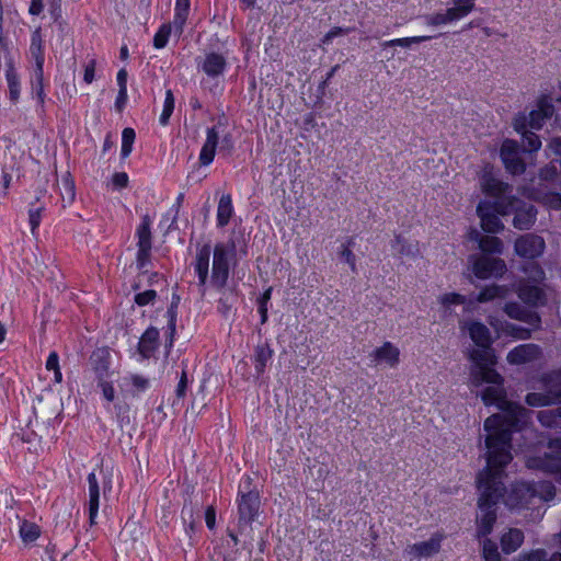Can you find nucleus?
Returning a JSON list of instances; mask_svg holds the SVG:
<instances>
[{
	"label": "nucleus",
	"mask_w": 561,
	"mask_h": 561,
	"mask_svg": "<svg viewBox=\"0 0 561 561\" xmlns=\"http://www.w3.org/2000/svg\"><path fill=\"white\" fill-rule=\"evenodd\" d=\"M541 354V348L537 344H520L511 350L506 356L511 365H523L537 359Z\"/></svg>",
	"instance_id": "dca6fc26"
},
{
	"label": "nucleus",
	"mask_w": 561,
	"mask_h": 561,
	"mask_svg": "<svg viewBox=\"0 0 561 561\" xmlns=\"http://www.w3.org/2000/svg\"><path fill=\"white\" fill-rule=\"evenodd\" d=\"M89 364L96 380L108 379L111 371L112 355L107 346L96 347L89 357Z\"/></svg>",
	"instance_id": "f8f14e48"
},
{
	"label": "nucleus",
	"mask_w": 561,
	"mask_h": 561,
	"mask_svg": "<svg viewBox=\"0 0 561 561\" xmlns=\"http://www.w3.org/2000/svg\"><path fill=\"white\" fill-rule=\"evenodd\" d=\"M211 253L210 243H205L201 248L197 249L194 268H209V259Z\"/></svg>",
	"instance_id": "8fccbe9b"
},
{
	"label": "nucleus",
	"mask_w": 561,
	"mask_h": 561,
	"mask_svg": "<svg viewBox=\"0 0 561 561\" xmlns=\"http://www.w3.org/2000/svg\"><path fill=\"white\" fill-rule=\"evenodd\" d=\"M471 271L480 279L501 277L506 272V264L500 257L489 255L471 256Z\"/></svg>",
	"instance_id": "0eeeda50"
},
{
	"label": "nucleus",
	"mask_w": 561,
	"mask_h": 561,
	"mask_svg": "<svg viewBox=\"0 0 561 561\" xmlns=\"http://www.w3.org/2000/svg\"><path fill=\"white\" fill-rule=\"evenodd\" d=\"M180 301H181L180 295L176 293H173L171 304L168 307V310L165 313V317L168 318V320H171L172 322L178 321V308H179Z\"/></svg>",
	"instance_id": "338daca9"
},
{
	"label": "nucleus",
	"mask_w": 561,
	"mask_h": 561,
	"mask_svg": "<svg viewBox=\"0 0 561 561\" xmlns=\"http://www.w3.org/2000/svg\"><path fill=\"white\" fill-rule=\"evenodd\" d=\"M190 10H191V8H185V9L184 8H180V9L174 8L173 21L170 23L172 24L174 35L178 38H180L184 32V27H185V24H186L188 14H190Z\"/></svg>",
	"instance_id": "58836bf2"
},
{
	"label": "nucleus",
	"mask_w": 561,
	"mask_h": 561,
	"mask_svg": "<svg viewBox=\"0 0 561 561\" xmlns=\"http://www.w3.org/2000/svg\"><path fill=\"white\" fill-rule=\"evenodd\" d=\"M560 449H561V447H560ZM541 467L547 472L556 474L558 477V480L561 481V453L556 456L547 455L541 460Z\"/></svg>",
	"instance_id": "c03bdc74"
},
{
	"label": "nucleus",
	"mask_w": 561,
	"mask_h": 561,
	"mask_svg": "<svg viewBox=\"0 0 561 561\" xmlns=\"http://www.w3.org/2000/svg\"><path fill=\"white\" fill-rule=\"evenodd\" d=\"M470 359L476 364L474 368L492 366L495 363V356L490 347H479L472 350Z\"/></svg>",
	"instance_id": "f704fd0d"
},
{
	"label": "nucleus",
	"mask_w": 561,
	"mask_h": 561,
	"mask_svg": "<svg viewBox=\"0 0 561 561\" xmlns=\"http://www.w3.org/2000/svg\"><path fill=\"white\" fill-rule=\"evenodd\" d=\"M440 302L445 307L451 305H462L466 302V297L457 293H448L440 297Z\"/></svg>",
	"instance_id": "69168bd1"
},
{
	"label": "nucleus",
	"mask_w": 561,
	"mask_h": 561,
	"mask_svg": "<svg viewBox=\"0 0 561 561\" xmlns=\"http://www.w3.org/2000/svg\"><path fill=\"white\" fill-rule=\"evenodd\" d=\"M507 331L511 333V335L519 340H528L531 336V329L517 324H508Z\"/></svg>",
	"instance_id": "680f3d73"
},
{
	"label": "nucleus",
	"mask_w": 561,
	"mask_h": 561,
	"mask_svg": "<svg viewBox=\"0 0 561 561\" xmlns=\"http://www.w3.org/2000/svg\"><path fill=\"white\" fill-rule=\"evenodd\" d=\"M35 204L36 203H32L28 208V224L33 236L36 234L42 221L43 214L46 211L44 205L35 206Z\"/></svg>",
	"instance_id": "79ce46f5"
},
{
	"label": "nucleus",
	"mask_w": 561,
	"mask_h": 561,
	"mask_svg": "<svg viewBox=\"0 0 561 561\" xmlns=\"http://www.w3.org/2000/svg\"><path fill=\"white\" fill-rule=\"evenodd\" d=\"M520 148L516 140L505 139L500 149V158L507 170L513 175H520L526 170V163L520 158Z\"/></svg>",
	"instance_id": "1a4fd4ad"
},
{
	"label": "nucleus",
	"mask_w": 561,
	"mask_h": 561,
	"mask_svg": "<svg viewBox=\"0 0 561 561\" xmlns=\"http://www.w3.org/2000/svg\"><path fill=\"white\" fill-rule=\"evenodd\" d=\"M221 291V296L217 304V311L227 318L233 306L237 304V295L233 290H225V288Z\"/></svg>",
	"instance_id": "e433bc0d"
},
{
	"label": "nucleus",
	"mask_w": 561,
	"mask_h": 561,
	"mask_svg": "<svg viewBox=\"0 0 561 561\" xmlns=\"http://www.w3.org/2000/svg\"><path fill=\"white\" fill-rule=\"evenodd\" d=\"M234 149V141L232 134L225 131L220 134L219 152L230 154Z\"/></svg>",
	"instance_id": "052dcab7"
},
{
	"label": "nucleus",
	"mask_w": 561,
	"mask_h": 561,
	"mask_svg": "<svg viewBox=\"0 0 561 561\" xmlns=\"http://www.w3.org/2000/svg\"><path fill=\"white\" fill-rule=\"evenodd\" d=\"M520 321L529 324L534 330H538L541 328V318L539 313L530 309H527L525 311V316Z\"/></svg>",
	"instance_id": "0e129e2a"
},
{
	"label": "nucleus",
	"mask_w": 561,
	"mask_h": 561,
	"mask_svg": "<svg viewBox=\"0 0 561 561\" xmlns=\"http://www.w3.org/2000/svg\"><path fill=\"white\" fill-rule=\"evenodd\" d=\"M505 294H506V289L504 287L493 284V285L486 286L480 290V293L477 296V301L478 302L492 301L495 298L504 297Z\"/></svg>",
	"instance_id": "ea45409f"
},
{
	"label": "nucleus",
	"mask_w": 561,
	"mask_h": 561,
	"mask_svg": "<svg viewBox=\"0 0 561 561\" xmlns=\"http://www.w3.org/2000/svg\"><path fill=\"white\" fill-rule=\"evenodd\" d=\"M125 380H129L134 397L144 393L150 387V380L141 375L133 374L129 377H126Z\"/></svg>",
	"instance_id": "a18cd8bd"
},
{
	"label": "nucleus",
	"mask_w": 561,
	"mask_h": 561,
	"mask_svg": "<svg viewBox=\"0 0 561 561\" xmlns=\"http://www.w3.org/2000/svg\"><path fill=\"white\" fill-rule=\"evenodd\" d=\"M233 214L232 199L229 194L222 195L218 203L217 208V226L224 228L229 224Z\"/></svg>",
	"instance_id": "72a5a7b5"
},
{
	"label": "nucleus",
	"mask_w": 561,
	"mask_h": 561,
	"mask_svg": "<svg viewBox=\"0 0 561 561\" xmlns=\"http://www.w3.org/2000/svg\"><path fill=\"white\" fill-rule=\"evenodd\" d=\"M502 210H505L503 202H491L482 199L477 206V215L480 218L481 228L489 233H497L504 229V225L500 219Z\"/></svg>",
	"instance_id": "39448f33"
},
{
	"label": "nucleus",
	"mask_w": 561,
	"mask_h": 561,
	"mask_svg": "<svg viewBox=\"0 0 561 561\" xmlns=\"http://www.w3.org/2000/svg\"><path fill=\"white\" fill-rule=\"evenodd\" d=\"M470 239L478 242L482 255L502 254L504 244L503 241L495 236H482L478 230L470 232Z\"/></svg>",
	"instance_id": "aec40b11"
},
{
	"label": "nucleus",
	"mask_w": 561,
	"mask_h": 561,
	"mask_svg": "<svg viewBox=\"0 0 561 561\" xmlns=\"http://www.w3.org/2000/svg\"><path fill=\"white\" fill-rule=\"evenodd\" d=\"M519 298L527 305L537 307L546 304L545 291L536 285H523L518 291Z\"/></svg>",
	"instance_id": "a878e982"
},
{
	"label": "nucleus",
	"mask_w": 561,
	"mask_h": 561,
	"mask_svg": "<svg viewBox=\"0 0 561 561\" xmlns=\"http://www.w3.org/2000/svg\"><path fill=\"white\" fill-rule=\"evenodd\" d=\"M175 333H176V321L172 322L171 320H168L167 330H165L167 340H165V345H164V347L167 350V354H169L173 347L174 340H175Z\"/></svg>",
	"instance_id": "e2e57ef3"
},
{
	"label": "nucleus",
	"mask_w": 561,
	"mask_h": 561,
	"mask_svg": "<svg viewBox=\"0 0 561 561\" xmlns=\"http://www.w3.org/2000/svg\"><path fill=\"white\" fill-rule=\"evenodd\" d=\"M561 399V389L558 391H550L548 393L529 392L525 397V402L529 407H546L559 402Z\"/></svg>",
	"instance_id": "c85d7f7f"
},
{
	"label": "nucleus",
	"mask_w": 561,
	"mask_h": 561,
	"mask_svg": "<svg viewBox=\"0 0 561 561\" xmlns=\"http://www.w3.org/2000/svg\"><path fill=\"white\" fill-rule=\"evenodd\" d=\"M543 117L550 118L554 113V106L552 99L548 95H542L537 103V108Z\"/></svg>",
	"instance_id": "5fc2aeb1"
},
{
	"label": "nucleus",
	"mask_w": 561,
	"mask_h": 561,
	"mask_svg": "<svg viewBox=\"0 0 561 561\" xmlns=\"http://www.w3.org/2000/svg\"><path fill=\"white\" fill-rule=\"evenodd\" d=\"M543 484L515 482L508 490L504 486L503 502L510 510L528 507L536 499H541L539 489Z\"/></svg>",
	"instance_id": "20e7f679"
},
{
	"label": "nucleus",
	"mask_w": 561,
	"mask_h": 561,
	"mask_svg": "<svg viewBox=\"0 0 561 561\" xmlns=\"http://www.w3.org/2000/svg\"><path fill=\"white\" fill-rule=\"evenodd\" d=\"M88 484H89V523L90 526L96 524L95 519L99 512V501H100V486L98 482L96 474L94 472H90L88 474Z\"/></svg>",
	"instance_id": "5701e85b"
},
{
	"label": "nucleus",
	"mask_w": 561,
	"mask_h": 561,
	"mask_svg": "<svg viewBox=\"0 0 561 561\" xmlns=\"http://www.w3.org/2000/svg\"><path fill=\"white\" fill-rule=\"evenodd\" d=\"M481 191L489 197H492V202H503L504 206L514 198L513 186L496 179L491 172H484L480 176Z\"/></svg>",
	"instance_id": "6e6552de"
},
{
	"label": "nucleus",
	"mask_w": 561,
	"mask_h": 561,
	"mask_svg": "<svg viewBox=\"0 0 561 561\" xmlns=\"http://www.w3.org/2000/svg\"><path fill=\"white\" fill-rule=\"evenodd\" d=\"M252 479L247 477L237 496L238 505V531L242 534L259 517L261 497L256 490L251 489Z\"/></svg>",
	"instance_id": "f03ea898"
},
{
	"label": "nucleus",
	"mask_w": 561,
	"mask_h": 561,
	"mask_svg": "<svg viewBox=\"0 0 561 561\" xmlns=\"http://www.w3.org/2000/svg\"><path fill=\"white\" fill-rule=\"evenodd\" d=\"M237 244L231 238L227 242H218L214 248V260L210 283L217 290H222L229 278V261L236 256Z\"/></svg>",
	"instance_id": "7ed1b4c3"
},
{
	"label": "nucleus",
	"mask_w": 561,
	"mask_h": 561,
	"mask_svg": "<svg viewBox=\"0 0 561 561\" xmlns=\"http://www.w3.org/2000/svg\"><path fill=\"white\" fill-rule=\"evenodd\" d=\"M28 53L31 58L35 62L34 69L43 70L45 62V50L41 27H36L31 34V44Z\"/></svg>",
	"instance_id": "412c9836"
},
{
	"label": "nucleus",
	"mask_w": 561,
	"mask_h": 561,
	"mask_svg": "<svg viewBox=\"0 0 561 561\" xmlns=\"http://www.w3.org/2000/svg\"><path fill=\"white\" fill-rule=\"evenodd\" d=\"M470 13V7L456 5L446 10L445 14L448 22L460 20Z\"/></svg>",
	"instance_id": "13d9d810"
},
{
	"label": "nucleus",
	"mask_w": 561,
	"mask_h": 561,
	"mask_svg": "<svg viewBox=\"0 0 561 561\" xmlns=\"http://www.w3.org/2000/svg\"><path fill=\"white\" fill-rule=\"evenodd\" d=\"M5 80L9 90V100L16 104L21 95V81L20 76L12 61L7 64L5 67Z\"/></svg>",
	"instance_id": "bb28decb"
},
{
	"label": "nucleus",
	"mask_w": 561,
	"mask_h": 561,
	"mask_svg": "<svg viewBox=\"0 0 561 561\" xmlns=\"http://www.w3.org/2000/svg\"><path fill=\"white\" fill-rule=\"evenodd\" d=\"M41 535L39 526L35 523L23 520L20 526V536L25 543L34 542Z\"/></svg>",
	"instance_id": "a19ab883"
},
{
	"label": "nucleus",
	"mask_w": 561,
	"mask_h": 561,
	"mask_svg": "<svg viewBox=\"0 0 561 561\" xmlns=\"http://www.w3.org/2000/svg\"><path fill=\"white\" fill-rule=\"evenodd\" d=\"M220 144V133H218L215 128H207L206 130V140L202 146L198 162L201 167L209 165L216 156V150L219 148Z\"/></svg>",
	"instance_id": "f3484780"
},
{
	"label": "nucleus",
	"mask_w": 561,
	"mask_h": 561,
	"mask_svg": "<svg viewBox=\"0 0 561 561\" xmlns=\"http://www.w3.org/2000/svg\"><path fill=\"white\" fill-rule=\"evenodd\" d=\"M160 346V332L156 327L150 325L141 334L137 351L141 359H149L154 356Z\"/></svg>",
	"instance_id": "4468645a"
},
{
	"label": "nucleus",
	"mask_w": 561,
	"mask_h": 561,
	"mask_svg": "<svg viewBox=\"0 0 561 561\" xmlns=\"http://www.w3.org/2000/svg\"><path fill=\"white\" fill-rule=\"evenodd\" d=\"M391 248L400 256L415 257L419 254L417 242H410L402 236L398 234L391 243Z\"/></svg>",
	"instance_id": "2f4dec72"
},
{
	"label": "nucleus",
	"mask_w": 561,
	"mask_h": 561,
	"mask_svg": "<svg viewBox=\"0 0 561 561\" xmlns=\"http://www.w3.org/2000/svg\"><path fill=\"white\" fill-rule=\"evenodd\" d=\"M136 139V133L133 128L126 127L122 131L121 157L126 159L133 151V145Z\"/></svg>",
	"instance_id": "49530a36"
},
{
	"label": "nucleus",
	"mask_w": 561,
	"mask_h": 561,
	"mask_svg": "<svg viewBox=\"0 0 561 561\" xmlns=\"http://www.w3.org/2000/svg\"><path fill=\"white\" fill-rule=\"evenodd\" d=\"M527 308L518 302H507L504 306V312L511 318L520 321L525 316Z\"/></svg>",
	"instance_id": "603ef678"
},
{
	"label": "nucleus",
	"mask_w": 561,
	"mask_h": 561,
	"mask_svg": "<svg viewBox=\"0 0 561 561\" xmlns=\"http://www.w3.org/2000/svg\"><path fill=\"white\" fill-rule=\"evenodd\" d=\"M520 561H561V552H553L548 556L543 549H537L524 556Z\"/></svg>",
	"instance_id": "de8ad7c7"
},
{
	"label": "nucleus",
	"mask_w": 561,
	"mask_h": 561,
	"mask_svg": "<svg viewBox=\"0 0 561 561\" xmlns=\"http://www.w3.org/2000/svg\"><path fill=\"white\" fill-rule=\"evenodd\" d=\"M375 364L385 363L396 367L400 362V350L391 342H385L380 347L375 348L369 355Z\"/></svg>",
	"instance_id": "6ab92c4d"
},
{
	"label": "nucleus",
	"mask_w": 561,
	"mask_h": 561,
	"mask_svg": "<svg viewBox=\"0 0 561 561\" xmlns=\"http://www.w3.org/2000/svg\"><path fill=\"white\" fill-rule=\"evenodd\" d=\"M190 10H191V8H185V9L184 8H180V9L174 8L173 21L170 23L172 24L174 35L178 38H180L184 32V27H185V24H186L188 14H190Z\"/></svg>",
	"instance_id": "4c0bfd02"
},
{
	"label": "nucleus",
	"mask_w": 561,
	"mask_h": 561,
	"mask_svg": "<svg viewBox=\"0 0 561 561\" xmlns=\"http://www.w3.org/2000/svg\"><path fill=\"white\" fill-rule=\"evenodd\" d=\"M424 21L430 26H439V25L449 23L446 18L445 12H438V13L425 15Z\"/></svg>",
	"instance_id": "774afa93"
},
{
	"label": "nucleus",
	"mask_w": 561,
	"mask_h": 561,
	"mask_svg": "<svg viewBox=\"0 0 561 561\" xmlns=\"http://www.w3.org/2000/svg\"><path fill=\"white\" fill-rule=\"evenodd\" d=\"M30 94L32 99L36 100V113L39 116L45 115L46 92L44 85V69H33L30 77Z\"/></svg>",
	"instance_id": "2eb2a0df"
},
{
	"label": "nucleus",
	"mask_w": 561,
	"mask_h": 561,
	"mask_svg": "<svg viewBox=\"0 0 561 561\" xmlns=\"http://www.w3.org/2000/svg\"><path fill=\"white\" fill-rule=\"evenodd\" d=\"M538 421L545 427L561 430V407L553 410L540 411L538 413ZM556 443L561 447V440H556Z\"/></svg>",
	"instance_id": "473e14b6"
},
{
	"label": "nucleus",
	"mask_w": 561,
	"mask_h": 561,
	"mask_svg": "<svg viewBox=\"0 0 561 561\" xmlns=\"http://www.w3.org/2000/svg\"><path fill=\"white\" fill-rule=\"evenodd\" d=\"M471 382L476 387L482 383L503 385L504 378L492 367H480L471 370Z\"/></svg>",
	"instance_id": "4be33fe9"
},
{
	"label": "nucleus",
	"mask_w": 561,
	"mask_h": 561,
	"mask_svg": "<svg viewBox=\"0 0 561 561\" xmlns=\"http://www.w3.org/2000/svg\"><path fill=\"white\" fill-rule=\"evenodd\" d=\"M274 351L267 342L257 344L254 348L253 363L257 375L265 371L267 363L272 359Z\"/></svg>",
	"instance_id": "cd10ccee"
},
{
	"label": "nucleus",
	"mask_w": 561,
	"mask_h": 561,
	"mask_svg": "<svg viewBox=\"0 0 561 561\" xmlns=\"http://www.w3.org/2000/svg\"><path fill=\"white\" fill-rule=\"evenodd\" d=\"M470 339L478 347H490L492 344L491 332L489 328L479 321H471L468 324Z\"/></svg>",
	"instance_id": "b1692460"
},
{
	"label": "nucleus",
	"mask_w": 561,
	"mask_h": 561,
	"mask_svg": "<svg viewBox=\"0 0 561 561\" xmlns=\"http://www.w3.org/2000/svg\"><path fill=\"white\" fill-rule=\"evenodd\" d=\"M152 220L148 214L141 217V222L136 229L137 248H152Z\"/></svg>",
	"instance_id": "c756f323"
},
{
	"label": "nucleus",
	"mask_w": 561,
	"mask_h": 561,
	"mask_svg": "<svg viewBox=\"0 0 561 561\" xmlns=\"http://www.w3.org/2000/svg\"><path fill=\"white\" fill-rule=\"evenodd\" d=\"M489 433L485 439L488 448L486 467L477 474L479 491L476 537L481 540L493 531L497 519L496 506L504 496V468L512 461V432L503 428V417L493 414L484 421Z\"/></svg>",
	"instance_id": "f257e3e1"
},
{
	"label": "nucleus",
	"mask_w": 561,
	"mask_h": 561,
	"mask_svg": "<svg viewBox=\"0 0 561 561\" xmlns=\"http://www.w3.org/2000/svg\"><path fill=\"white\" fill-rule=\"evenodd\" d=\"M546 248L542 237L535 233H525L518 237L514 244L515 253L524 259L539 257Z\"/></svg>",
	"instance_id": "9d476101"
},
{
	"label": "nucleus",
	"mask_w": 561,
	"mask_h": 561,
	"mask_svg": "<svg viewBox=\"0 0 561 561\" xmlns=\"http://www.w3.org/2000/svg\"><path fill=\"white\" fill-rule=\"evenodd\" d=\"M434 36H412V37H403V38H396L391 39V44H397V46L403 47V48H410L412 44H421L423 42L431 41Z\"/></svg>",
	"instance_id": "864d4df0"
},
{
	"label": "nucleus",
	"mask_w": 561,
	"mask_h": 561,
	"mask_svg": "<svg viewBox=\"0 0 561 561\" xmlns=\"http://www.w3.org/2000/svg\"><path fill=\"white\" fill-rule=\"evenodd\" d=\"M337 255L340 260L346 263L353 273H357L356 255L353 250L347 248H340Z\"/></svg>",
	"instance_id": "6e6d98bb"
},
{
	"label": "nucleus",
	"mask_w": 561,
	"mask_h": 561,
	"mask_svg": "<svg viewBox=\"0 0 561 561\" xmlns=\"http://www.w3.org/2000/svg\"><path fill=\"white\" fill-rule=\"evenodd\" d=\"M173 31L171 23H163L158 28L157 33L153 36V47L156 49H162L167 46L171 33Z\"/></svg>",
	"instance_id": "37998d69"
},
{
	"label": "nucleus",
	"mask_w": 561,
	"mask_h": 561,
	"mask_svg": "<svg viewBox=\"0 0 561 561\" xmlns=\"http://www.w3.org/2000/svg\"><path fill=\"white\" fill-rule=\"evenodd\" d=\"M524 541V534L520 529L511 528L501 538V547L504 553L510 554L516 551Z\"/></svg>",
	"instance_id": "7c9ffc66"
},
{
	"label": "nucleus",
	"mask_w": 561,
	"mask_h": 561,
	"mask_svg": "<svg viewBox=\"0 0 561 561\" xmlns=\"http://www.w3.org/2000/svg\"><path fill=\"white\" fill-rule=\"evenodd\" d=\"M547 118L538 110H531L527 116L528 128L539 130Z\"/></svg>",
	"instance_id": "bf43d9fd"
},
{
	"label": "nucleus",
	"mask_w": 561,
	"mask_h": 561,
	"mask_svg": "<svg viewBox=\"0 0 561 561\" xmlns=\"http://www.w3.org/2000/svg\"><path fill=\"white\" fill-rule=\"evenodd\" d=\"M514 130L522 136V147L524 152H536L541 148L539 136L528 128L527 115L518 113L513 121Z\"/></svg>",
	"instance_id": "9b49d317"
},
{
	"label": "nucleus",
	"mask_w": 561,
	"mask_h": 561,
	"mask_svg": "<svg viewBox=\"0 0 561 561\" xmlns=\"http://www.w3.org/2000/svg\"><path fill=\"white\" fill-rule=\"evenodd\" d=\"M157 298V291L153 289H147L142 293H138L134 297V301L139 307H145L150 304H153V301Z\"/></svg>",
	"instance_id": "4d7b16f0"
},
{
	"label": "nucleus",
	"mask_w": 561,
	"mask_h": 561,
	"mask_svg": "<svg viewBox=\"0 0 561 561\" xmlns=\"http://www.w3.org/2000/svg\"><path fill=\"white\" fill-rule=\"evenodd\" d=\"M481 399L485 405L503 409L506 404V391L503 385H490L482 390Z\"/></svg>",
	"instance_id": "393cba45"
},
{
	"label": "nucleus",
	"mask_w": 561,
	"mask_h": 561,
	"mask_svg": "<svg viewBox=\"0 0 561 561\" xmlns=\"http://www.w3.org/2000/svg\"><path fill=\"white\" fill-rule=\"evenodd\" d=\"M59 191H60V197H61L64 207L66 206V204L73 203V201L76 198V186H75L73 179L71 178L69 172H67L62 176L61 183L59 185Z\"/></svg>",
	"instance_id": "c9c22d12"
},
{
	"label": "nucleus",
	"mask_w": 561,
	"mask_h": 561,
	"mask_svg": "<svg viewBox=\"0 0 561 561\" xmlns=\"http://www.w3.org/2000/svg\"><path fill=\"white\" fill-rule=\"evenodd\" d=\"M443 539L444 535L436 533L432 535V537L426 541H421L409 546L408 552L416 558L433 557L439 552Z\"/></svg>",
	"instance_id": "a211bd4d"
},
{
	"label": "nucleus",
	"mask_w": 561,
	"mask_h": 561,
	"mask_svg": "<svg viewBox=\"0 0 561 561\" xmlns=\"http://www.w3.org/2000/svg\"><path fill=\"white\" fill-rule=\"evenodd\" d=\"M228 66L227 58L220 53H208L204 58L196 59V67L207 77L216 79L224 76Z\"/></svg>",
	"instance_id": "ddd939ff"
},
{
	"label": "nucleus",
	"mask_w": 561,
	"mask_h": 561,
	"mask_svg": "<svg viewBox=\"0 0 561 561\" xmlns=\"http://www.w3.org/2000/svg\"><path fill=\"white\" fill-rule=\"evenodd\" d=\"M510 214H514L513 225L519 230L530 229L537 218L536 207L517 197L511 198L502 210V216Z\"/></svg>",
	"instance_id": "423d86ee"
},
{
	"label": "nucleus",
	"mask_w": 561,
	"mask_h": 561,
	"mask_svg": "<svg viewBox=\"0 0 561 561\" xmlns=\"http://www.w3.org/2000/svg\"><path fill=\"white\" fill-rule=\"evenodd\" d=\"M152 248H138L136 255V265L140 274H147V266L151 263Z\"/></svg>",
	"instance_id": "3c124183"
},
{
	"label": "nucleus",
	"mask_w": 561,
	"mask_h": 561,
	"mask_svg": "<svg viewBox=\"0 0 561 561\" xmlns=\"http://www.w3.org/2000/svg\"><path fill=\"white\" fill-rule=\"evenodd\" d=\"M482 540V556L484 561H501V554L496 542L489 538Z\"/></svg>",
	"instance_id": "09e8293b"
}]
</instances>
